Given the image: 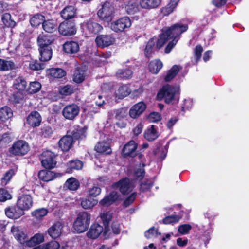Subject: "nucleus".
Returning a JSON list of instances; mask_svg holds the SVG:
<instances>
[{
	"instance_id": "nucleus-1",
	"label": "nucleus",
	"mask_w": 249,
	"mask_h": 249,
	"mask_svg": "<svg viewBox=\"0 0 249 249\" xmlns=\"http://www.w3.org/2000/svg\"><path fill=\"white\" fill-rule=\"evenodd\" d=\"M91 215L86 212H80L73 224V228L78 233L85 232L90 224Z\"/></svg>"
},
{
	"instance_id": "nucleus-2",
	"label": "nucleus",
	"mask_w": 249,
	"mask_h": 249,
	"mask_svg": "<svg viewBox=\"0 0 249 249\" xmlns=\"http://www.w3.org/2000/svg\"><path fill=\"white\" fill-rule=\"evenodd\" d=\"M30 150L29 144L24 140L15 142L9 149V152L14 155L23 156L26 154Z\"/></svg>"
},
{
	"instance_id": "nucleus-3",
	"label": "nucleus",
	"mask_w": 249,
	"mask_h": 249,
	"mask_svg": "<svg viewBox=\"0 0 249 249\" xmlns=\"http://www.w3.org/2000/svg\"><path fill=\"white\" fill-rule=\"evenodd\" d=\"M55 155L54 153L46 150L42 152L39 157L42 166L46 169H52L55 167L56 161L54 158Z\"/></svg>"
},
{
	"instance_id": "nucleus-4",
	"label": "nucleus",
	"mask_w": 249,
	"mask_h": 249,
	"mask_svg": "<svg viewBox=\"0 0 249 249\" xmlns=\"http://www.w3.org/2000/svg\"><path fill=\"white\" fill-rule=\"evenodd\" d=\"M59 33L64 36H71L76 33L75 24L73 21L66 20L61 22L58 27Z\"/></svg>"
},
{
	"instance_id": "nucleus-5",
	"label": "nucleus",
	"mask_w": 249,
	"mask_h": 249,
	"mask_svg": "<svg viewBox=\"0 0 249 249\" xmlns=\"http://www.w3.org/2000/svg\"><path fill=\"white\" fill-rule=\"evenodd\" d=\"M113 7L109 2H105L97 13L98 17L106 22H110L113 18Z\"/></svg>"
},
{
	"instance_id": "nucleus-6",
	"label": "nucleus",
	"mask_w": 249,
	"mask_h": 249,
	"mask_svg": "<svg viewBox=\"0 0 249 249\" xmlns=\"http://www.w3.org/2000/svg\"><path fill=\"white\" fill-rule=\"evenodd\" d=\"M131 25L130 18L127 17H124L111 24V29L116 32H122L125 28H129Z\"/></svg>"
},
{
	"instance_id": "nucleus-7",
	"label": "nucleus",
	"mask_w": 249,
	"mask_h": 249,
	"mask_svg": "<svg viewBox=\"0 0 249 249\" xmlns=\"http://www.w3.org/2000/svg\"><path fill=\"white\" fill-rule=\"evenodd\" d=\"M79 107L76 104H72L65 107L62 110L64 117L69 120H73L79 113Z\"/></svg>"
},
{
	"instance_id": "nucleus-8",
	"label": "nucleus",
	"mask_w": 249,
	"mask_h": 249,
	"mask_svg": "<svg viewBox=\"0 0 249 249\" xmlns=\"http://www.w3.org/2000/svg\"><path fill=\"white\" fill-rule=\"evenodd\" d=\"M112 186L113 188H119L120 192L123 194L129 193L134 187L133 182L128 178H124L118 182L114 183Z\"/></svg>"
},
{
	"instance_id": "nucleus-9",
	"label": "nucleus",
	"mask_w": 249,
	"mask_h": 249,
	"mask_svg": "<svg viewBox=\"0 0 249 249\" xmlns=\"http://www.w3.org/2000/svg\"><path fill=\"white\" fill-rule=\"evenodd\" d=\"M188 28L187 24L178 23L172 25V48L180 38V35L186 31Z\"/></svg>"
},
{
	"instance_id": "nucleus-10",
	"label": "nucleus",
	"mask_w": 249,
	"mask_h": 249,
	"mask_svg": "<svg viewBox=\"0 0 249 249\" xmlns=\"http://www.w3.org/2000/svg\"><path fill=\"white\" fill-rule=\"evenodd\" d=\"M83 29L89 34L96 35L103 30V27L92 19H89L82 25Z\"/></svg>"
},
{
	"instance_id": "nucleus-11",
	"label": "nucleus",
	"mask_w": 249,
	"mask_h": 249,
	"mask_svg": "<svg viewBox=\"0 0 249 249\" xmlns=\"http://www.w3.org/2000/svg\"><path fill=\"white\" fill-rule=\"evenodd\" d=\"M137 144L133 140L130 141L123 147L122 155L124 157H134L137 155Z\"/></svg>"
},
{
	"instance_id": "nucleus-12",
	"label": "nucleus",
	"mask_w": 249,
	"mask_h": 249,
	"mask_svg": "<svg viewBox=\"0 0 249 249\" xmlns=\"http://www.w3.org/2000/svg\"><path fill=\"white\" fill-rule=\"evenodd\" d=\"M11 231L17 241L20 244L27 246L28 237L21 228L18 226H13L11 227Z\"/></svg>"
},
{
	"instance_id": "nucleus-13",
	"label": "nucleus",
	"mask_w": 249,
	"mask_h": 249,
	"mask_svg": "<svg viewBox=\"0 0 249 249\" xmlns=\"http://www.w3.org/2000/svg\"><path fill=\"white\" fill-rule=\"evenodd\" d=\"M33 199L30 195H23L18 198L17 205L22 210H28L33 206Z\"/></svg>"
},
{
	"instance_id": "nucleus-14",
	"label": "nucleus",
	"mask_w": 249,
	"mask_h": 249,
	"mask_svg": "<svg viewBox=\"0 0 249 249\" xmlns=\"http://www.w3.org/2000/svg\"><path fill=\"white\" fill-rule=\"evenodd\" d=\"M157 99L160 100L163 98L167 104L171 103V87L170 85L167 84L164 86L159 91Z\"/></svg>"
},
{
	"instance_id": "nucleus-15",
	"label": "nucleus",
	"mask_w": 249,
	"mask_h": 249,
	"mask_svg": "<svg viewBox=\"0 0 249 249\" xmlns=\"http://www.w3.org/2000/svg\"><path fill=\"white\" fill-rule=\"evenodd\" d=\"M115 39L110 35H101L98 36L95 39L97 45L102 48L107 47L112 44Z\"/></svg>"
},
{
	"instance_id": "nucleus-16",
	"label": "nucleus",
	"mask_w": 249,
	"mask_h": 249,
	"mask_svg": "<svg viewBox=\"0 0 249 249\" xmlns=\"http://www.w3.org/2000/svg\"><path fill=\"white\" fill-rule=\"evenodd\" d=\"M63 225L60 222H57L50 227L47 232L49 235L53 239L59 237L61 233Z\"/></svg>"
},
{
	"instance_id": "nucleus-17",
	"label": "nucleus",
	"mask_w": 249,
	"mask_h": 249,
	"mask_svg": "<svg viewBox=\"0 0 249 249\" xmlns=\"http://www.w3.org/2000/svg\"><path fill=\"white\" fill-rule=\"evenodd\" d=\"M5 213L9 218L13 219H18L24 214V212L18 206L6 208Z\"/></svg>"
},
{
	"instance_id": "nucleus-18",
	"label": "nucleus",
	"mask_w": 249,
	"mask_h": 249,
	"mask_svg": "<svg viewBox=\"0 0 249 249\" xmlns=\"http://www.w3.org/2000/svg\"><path fill=\"white\" fill-rule=\"evenodd\" d=\"M54 39L52 36L39 35L37 39V44L39 48H51L50 45L53 42Z\"/></svg>"
},
{
	"instance_id": "nucleus-19",
	"label": "nucleus",
	"mask_w": 249,
	"mask_h": 249,
	"mask_svg": "<svg viewBox=\"0 0 249 249\" xmlns=\"http://www.w3.org/2000/svg\"><path fill=\"white\" fill-rule=\"evenodd\" d=\"M171 28L170 27L163 30L162 33L160 35L159 38L156 40V48L160 49L163 45L171 38Z\"/></svg>"
},
{
	"instance_id": "nucleus-20",
	"label": "nucleus",
	"mask_w": 249,
	"mask_h": 249,
	"mask_svg": "<svg viewBox=\"0 0 249 249\" xmlns=\"http://www.w3.org/2000/svg\"><path fill=\"white\" fill-rule=\"evenodd\" d=\"M146 107V105L143 102H139L130 109L129 115L133 118H136L145 110Z\"/></svg>"
},
{
	"instance_id": "nucleus-21",
	"label": "nucleus",
	"mask_w": 249,
	"mask_h": 249,
	"mask_svg": "<svg viewBox=\"0 0 249 249\" xmlns=\"http://www.w3.org/2000/svg\"><path fill=\"white\" fill-rule=\"evenodd\" d=\"M73 142V137L71 136H65L59 141V146L63 151L70 149Z\"/></svg>"
},
{
	"instance_id": "nucleus-22",
	"label": "nucleus",
	"mask_w": 249,
	"mask_h": 249,
	"mask_svg": "<svg viewBox=\"0 0 249 249\" xmlns=\"http://www.w3.org/2000/svg\"><path fill=\"white\" fill-rule=\"evenodd\" d=\"M103 231V228L98 224H92L87 233V236L91 239H96Z\"/></svg>"
},
{
	"instance_id": "nucleus-23",
	"label": "nucleus",
	"mask_w": 249,
	"mask_h": 249,
	"mask_svg": "<svg viewBox=\"0 0 249 249\" xmlns=\"http://www.w3.org/2000/svg\"><path fill=\"white\" fill-rule=\"evenodd\" d=\"M27 121L31 126L33 127L37 126L40 124L41 117L37 111H32L28 116Z\"/></svg>"
},
{
	"instance_id": "nucleus-24",
	"label": "nucleus",
	"mask_w": 249,
	"mask_h": 249,
	"mask_svg": "<svg viewBox=\"0 0 249 249\" xmlns=\"http://www.w3.org/2000/svg\"><path fill=\"white\" fill-rule=\"evenodd\" d=\"M63 50L68 54H74L79 50V46L77 42L71 41L65 42L63 45Z\"/></svg>"
},
{
	"instance_id": "nucleus-25",
	"label": "nucleus",
	"mask_w": 249,
	"mask_h": 249,
	"mask_svg": "<svg viewBox=\"0 0 249 249\" xmlns=\"http://www.w3.org/2000/svg\"><path fill=\"white\" fill-rule=\"evenodd\" d=\"M62 18L68 20L76 17V9L72 6H69L65 7L60 12Z\"/></svg>"
},
{
	"instance_id": "nucleus-26",
	"label": "nucleus",
	"mask_w": 249,
	"mask_h": 249,
	"mask_svg": "<svg viewBox=\"0 0 249 249\" xmlns=\"http://www.w3.org/2000/svg\"><path fill=\"white\" fill-rule=\"evenodd\" d=\"M118 196H119L116 192L112 191L102 199L99 203L102 206H109L115 202L118 199Z\"/></svg>"
},
{
	"instance_id": "nucleus-27",
	"label": "nucleus",
	"mask_w": 249,
	"mask_h": 249,
	"mask_svg": "<svg viewBox=\"0 0 249 249\" xmlns=\"http://www.w3.org/2000/svg\"><path fill=\"white\" fill-rule=\"evenodd\" d=\"M161 0H140V4L142 8L150 9L156 8L160 4Z\"/></svg>"
},
{
	"instance_id": "nucleus-28",
	"label": "nucleus",
	"mask_w": 249,
	"mask_h": 249,
	"mask_svg": "<svg viewBox=\"0 0 249 249\" xmlns=\"http://www.w3.org/2000/svg\"><path fill=\"white\" fill-rule=\"evenodd\" d=\"M42 29L46 32L49 33H52L55 31H56L57 29V24L54 20L52 19H48L44 20L43 22Z\"/></svg>"
},
{
	"instance_id": "nucleus-29",
	"label": "nucleus",
	"mask_w": 249,
	"mask_h": 249,
	"mask_svg": "<svg viewBox=\"0 0 249 249\" xmlns=\"http://www.w3.org/2000/svg\"><path fill=\"white\" fill-rule=\"evenodd\" d=\"M144 138L148 141H153L159 137L158 132L154 125H151L144 132Z\"/></svg>"
},
{
	"instance_id": "nucleus-30",
	"label": "nucleus",
	"mask_w": 249,
	"mask_h": 249,
	"mask_svg": "<svg viewBox=\"0 0 249 249\" xmlns=\"http://www.w3.org/2000/svg\"><path fill=\"white\" fill-rule=\"evenodd\" d=\"M41 61H48L50 60L52 56V48H42L39 49Z\"/></svg>"
},
{
	"instance_id": "nucleus-31",
	"label": "nucleus",
	"mask_w": 249,
	"mask_h": 249,
	"mask_svg": "<svg viewBox=\"0 0 249 249\" xmlns=\"http://www.w3.org/2000/svg\"><path fill=\"white\" fill-rule=\"evenodd\" d=\"M38 176L40 180L48 182L55 178L54 172L50 170H42L38 172Z\"/></svg>"
},
{
	"instance_id": "nucleus-32",
	"label": "nucleus",
	"mask_w": 249,
	"mask_h": 249,
	"mask_svg": "<svg viewBox=\"0 0 249 249\" xmlns=\"http://www.w3.org/2000/svg\"><path fill=\"white\" fill-rule=\"evenodd\" d=\"M94 148L98 153L102 154H109L111 152V149L108 144L104 142H99Z\"/></svg>"
},
{
	"instance_id": "nucleus-33",
	"label": "nucleus",
	"mask_w": 249,
	"mask_h": 249,
	"mask_svg": "<svg viewBox=\"0 0 249 249\" xmlns=\"http://www.w3.org/2000/svg\"><path fill=\"white\" fill-rule=\"evenodd\" d=\"M13 116V111L11 109L7 107L4 106L0 108V120L1 121H5Z\"/></svg>"
},
{
	"instance_id": "nucleus-34",
	"label": "nucleus",
	"mask_w": 249,
	"mask_h": 249,
	"mask_svg": "<svg viewBox=\"0 0 249 249\" xmlns=\"http://www.w3.org/2000/svg\"><path fill=\"white\" fill-rule=\"evenodd\" d=\"M48 74L54 78H61L66 75L65 71L61 68H53L47 71Z\"/></svg>"
},
{
	"instance_id": "nucleus-35",
	"label": "nucleus",
	"mask_w": 249,
	"mask_h": 249,
	"mask_svg": "<svg viewBox=\"0 0 249 249\" xmlns=\"http://www.w3.org/2000/svg\"><path fill=\"white\" fill-rule=\"evenodd\" d=\"M163 66L162 63L159 60H154L149 64V70L153 74H157Z\"/></svg>"
},
{
	"instance_id": "nucleus-36",
	"label": "nucleus",
	"mask_w": 249,
	"mask_h": 249,
	"mask_svg": "<svg viewBox=\"0 0 249 249\" xmlns=\"http://www.w3.org/2000/svg\"><path fill=\"white\" fill-rule=\"evenodd\" d=\"M167 150L165 146H157L153 151V154L155 156L158 160H163L166 157Z\"/></svg>"
},
{
	"instance_id": "nucleus-37",
	"label": "nucleus",
	"mask_w": 249,
	"mask_h": 249,
	"mask_svg": "<svg viewBox=\"0 0 249 249\" xmlns=\"http://www.w3.org/2000/svg\"><path fill=\"white\" fill-rule=\"evenodd\" d=\"M15 68V65L12 61L0 59V71H8Z\"/></svg>"
},
{
	"instance_id": "nucleus-38",
	"label": "nucleus",
	"mask_w": 249,
	"mask_h": 249,
	"mask_svg": "<svg viewBox=\"0 0 249 249\" xmlns=\"http://www.w3.org/2000/svg\"><path fill=\"white\" fill-rule=\"evenodd\" d=\"M45 18V17L43 15L40 14H36L30 18V22L32 26L37 27L41 24H43Z\"/></svg>"
},
{
	"instance_id": "nucleus-39",
	"label": "nucleus",
	"mask_w": 249,
	"mask_h": 249,
	"mask_svg": "<svg viewBox=\"0 0 249 249\" xmlns=\"http://www.w3.org/2000/svg\"><path fill=\"white\" fill-rule=\"evenodd\" d=\"M97 200L92 198H83L81 200V205L85 209H91L97 204Z\"/></svg>"
},
{
	"instance_id": "nucleus-40",
	"label": "nucleus",
	"mask_w": 249,
	"mask_h": 249,
	"mask_svg": "<svg viewBox=\"0 0 249 249\" xmlns=\"http://www.w3.org/2000/svg\"><path fill=\"white\" fill-rule=\"evenodd\" d=\"M44 241V236L40 234H36L33 237L28 239L27 242V246L33 247L39 244Z\"/></svg>"
},
{
	"instance_id": "nucleus-41",
	"label": "nucleus",
	"mask_w": 249,
	"mask_h": 249,
	"mask_svg": "<svg viewBox=\"0 0 249 249\" xmlns=\"http://www.w3.org/2000/svg\"><path fill=\"white\" fill-rule=\"evenodd\" d=\"M113 115L114 116V118L116 120L121 121L126 118L127 113L126 109L120 108L114 110L113 111Z\"/></svg>"
},
{
	"instance_id": "nucleus-42",
	"label": "nucleus",
	"mask_w": 249,
	"mask_h": 249,
	"mask_svg": "<svg viewBox=\"0 0 249 249\" xmlns=\"http://www.w3.org/2000/svg\"><path fill=\"white\" fill-rule=\"evenodd\" d=\"M100 216L105 226V230L107 232L109 230V221L112 218L111 213L109 212H103Z\"/></svg>"
},
{
	"instance_id": "nucleus-43",
	"label": "nucleus",
	"mask_w": 249,
	"mask_h": 249,
	"mask_svg": "<svg viewBox=\"0 0 249 249\" xmlns=\"http://www.w3.org/2000/svg\"><path fill=\"white\" fill-rule=\"evenodd\" d=\"M65 185L71 190H76L79 188L80 183L78 180L71 178L67 180Z\"/></svg>"
},
{
	"instance_id": "nucleus-44",
	"label": "nucleus",
	"mask_w": 249,
	"mask_h": 249,
	"mask_svg": "<svg viewBox=\"0 0 249 249\" xmlns=\"http://www.w3.org/2000/svg\"><path fill=\"white\" fill-rule=\"evenodd\" d=\"M156 42V39L152 38L147 42L145 49V55L147 57H150L154 52V48Z\"/></svg>"
},
{
	"instance_id": "nucleus-45",
	"label": "nucleus",
	"mask_w": 249,
	"mask_h": 249,
	"mask_svg": "<svg viewBox=\"0 0 249 249\" xmlns=\"http://www.w3.org/2000/svg\"><path fill=\"white\" fill-rule=\"evenodd\" d=\"M1 19L3 24L7 27L13 28L16 26V22L11 19V15L9 13H6L3 14Z\"/></svg>"
},
{
	"instance_id": "nucleus-46",
	"label": "nucleus",
	"mask_w": 249,
	"mask_h": 249,
	"mask_svg": "<svg viewBox=\"0 0 249 249\" xmlns=\"http://www.w3.org/2000/svg\"><path fill=\"white\" fill-rule=\"evenodd\" d=\"M130 93V90L126 85H123L119 87L116 92V95L119 99L127 96Z\"/></svg>"
},
{
	"instance_id": "nucleus-47",
	"label": "nucleus",
	"mask_w": 249,
	"mask_h": 249,
	"mask_svg": "<svg viewBox=\"0 0 249 249\" xmlns=\"http://www.w3.org/2000/svg\"><path fill=\"white\" fill-rule=\"evenodd\" d=\"M117 76L122 79H129L132 77V71L128 69H120L116 72Z\"/></svg>"
},
{
	"instance_id": "nucleus-48",
	"label": "nucleus",
	"mask_w": 249,
	"mask_h": 249,
	"mask_svg": "<svg viewBox=\"0 0 249 249\" xmlns=\"http://www.w3.org/2000/svg\"><path fill=\"white\" fill-rule=\"evenodd\" d=\"M87 192L88 196L93 197H96L100 194L101 189L97 186H92L88 188Z\"/></svg>"
},
{
	"instance_id": "nucleus-49",
	"label": "nucleus",
	"mask_w": 249,
	"mask_h": 249,
	"mask_svg": "<svg viewBox=\"0 0 249 249\" xmlns=\"http://www.w3.org/2000/svg\"><path fill=\"white\" fill-rule=\"evenodd\" d=\"M41 88V84L37 81L30 82L29 87L27 89L28 92L30 94L36 93Z\"/></svg>"
},
{
	"instance_id": "nucleus-50",
	"label": "nucleus",
	"mask_w": 249,
	"mask_h": 249,
	"mask_svg": "<svg viewBox=\"0 0 249 249\" xmlns=\"http://www.w3.org/2000/svg\"><path fill=\"white\" fill-rule=\"evenodd\" d=\"M180 87L177 85L172 87V104L178 102L179 99Z\"/></svg>"
},
{
	"instance_id": "nucleus-51",
	"label": "nucleus",
	"mask_w": 249,
	"mask_h": 249,
	"mask_svg": "<svg viewBox=\"0 0 249 249\" xmlns=\"http://www.w3.org/2000/svg\"><path fill=\"white\" fill-rule=\"evenodd\" d=\"M87 129V128L86 127H84L73 131L72 137L76 139H83L85 138L86 136Z\"/></svg>"
},
{
	"instance_id": "nucleus-52",
	"label": "nucleus",
	"mask_w": 249,
	"mask_h": 249,
	"mask_svg": "<svg viewBox=\"0 0 249 249\" xmlns=\"http://www.w3.org/2000/svg\"><path fill=\"white\" fill-rule=\"evenodd\" d=\"M203 47L200 45H197L194 51V60L197 63L201 57V53L203 52Z\"/></svg>"
},
{
	"instance_id": "nucleus-53",
	"label": "nucleus",
	"mask_w": 249,
	"mask_h": 249,
	"mask_svg": "<svg viewBox=\"0 0 249 249\" xmlns=\"http://www.w3.org/2000/svg\"><path fill=\"white\" fill-rule=\"evenodd\" d=\"M29 68L34 71H38L44 69V64L33 60L30 62Z\"/></svg>"
},
{
	"instance_id": "nucleus-54",
	"label": "nucleus",
	"mask_w": 249,
	"mask_h": 249,
	"mask_svg": "<svg viewBox=\"0 0 249 249\" xmlns=\"http://www.w3.org/2000/svg\"><path fill=\"white\" fill-rule=\"evenodd\" d=\"M60 93L64 96H68L74 92V89L72 86L66 85L61 88L59 90Z\"/></svg>"
},
{
	"instance_id": "nucleus-55",
	"label": "nucleus",
	"mask_w": 249,
	"mask_h": 249,
	"mask_svg": "<svg viewBox=\"0 0 249 249\" xmlns=\"http://www.w3.org/2000/svg\"><path fill=\"white\" fill-rule=\"evenodd\" d=\"M48 210L45 208H40L32 212L33 216L37 219H40L45 216L48 213Z\"/></svg>"
},
{
	"instance_id": "nucleus-56",
	"label": "nucleus",
	"mask_w": 249,
	"mask_h": 249,
	"mask_svg": "<svg viewBox=\"0 0 249 249\" xmlns=\"http://www.w3.org/2000/svg\"><path fill=\"white\" fill-rule=\"evenodd\" d=\"M67 166L71 170H72V169L78 170L82 168L83 163L80 160H76L70 161L67 164Z\"/></svg>"
},
{
	"instance_id": "nucleus-57",
	"label": "nucleus",
	"mask_w": 249,
	"mask_h": 249,
	"mask_svg": "<svg viewBox=\"0 0 249 249\" xmlns=\"http://www.w3.org/2000/svg\"><path fill=\"white\" fill-rule=\"evenodd\" d=\"M15 174L13 169H10L5 173L1 179V183L3 185H6L10 181L12 176Z\"/></svg>"
},
{
	"instance_id": "nucleus-58",
	"label": "nucleus",
	"mask_w": 249,
	"mask_h": 249,
	"mask_svg": "<svg viewBox=\"0 0 249 249\" xmlns=\"http://www.w3.org/2000/svg\"><path fill=\"white\" fill-rule=\"evenodd\" d=\"M85 79L84 72L83 71H77L73 75V80L77 83H80Z\"/></svg>"
},
{
	"instance_id": "nucleus-59",
	"label": "nucleus",
	"mask_w": 249,
	"mask_h": 249,
	"mask_svg": "<svg viewBox=\"0 0 249 249\" xmlns=\"http://www.w3.org/2000/svg\"><path fill=\"white\" fill-rule=\"evenodd\" d=\"M12 198L11 195L4 189H0V201L4 202Z\"/></svg>"
},
{
	"instance_id": "nucleus-60",
	"label": "nucleus",
	"mask_w": 249,
	"mask_h": 249,
	"mask_svg": "<svg viewBox=\"0 0 249 249\" xmlns=\"http://www.w3.org/2000/svg\"><path fill=\"white\" fill-rule=\"evenodd\" d=\"M191 228L192 227L189 224H183L179 226L178 231L182 235L187 234L189 233Z\"/></svg>"
},
{
	"instance_id": "nucleus-61",
	"label": "nucleus",
	"mask_w": 249,
	"mask_h": 249,
	"mask_svg": "<svg viewBox=\"0 0 249 249\" xmlns=\"http://www.w3.org/2000/svg\"><path fill=\"white\" fill-rule=\"evenodd\" d=\"M145 171L143 166L140 165L135 171V177L141 180L144 176Z\"/></svg>"
},
{
	"instance_id": "nucleus-62",
	"label": "nucleus",
	"mask_w": 249,
	"mask_h": 249,
	"mask_svg": "<svg viewBox=\"0 0 249 249\" xmlns=\"http://www.w3.org/2000/svg\"><path fill=\"white\" fill-rule=\"evenodd\" d=\"M160 235V233L158 232V229H155L154 227H152L145 232V236L147 238H150L153 236H157Z\"/></svg>"
},
{
	"instance_id": "nucleus-63",
	"label": "nucleus",
	"mask_w": 249,
	"mask_h": 249,
	"mask_svg": "<svg viewBox=\"0 0 249 249\" xmlns=\"http://www.w3.org/2000/svg\"><path fill=\"white\" fill-rule=\"evenodd\" d=\"M161 119L160 114L158 112H151L148 117V120L151 122H156L159 121Z\"/></svg>"
},
{
	"instance_id": "nucleus-64",
	"label": "nucleus",
	"mask_w": 249,
	"mask_h": 249,
	"mask_svg": "<svg viewBox=\"0 0 249 249\" xmlns=\"http://www.w3.org/2000/svg\"><path fill=\"white\" fill-rule=\"evenodd\" d=\"M46 249H58L60 247L59 243L56 241H52L45 245Z\"/></svg>"
}]
</instances>
